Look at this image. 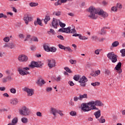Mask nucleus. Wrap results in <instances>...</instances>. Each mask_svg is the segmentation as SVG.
I'll use <instances>...</instances> for the list:
<instances>
[{
  "label": "nucleus",
  "mask_w": 125,
  "mask_h": 125,
  "mask_svg": "<svg viewBox=\"0 0 125 125\" xmlns=\"http://www.w3.org/2000/svg\"><path fill=\"white\" fill-rule=\"evenodd\" d=\"M3 47H8L11 49H12L15 47V44H14L13 42H9V43H6L3 46Z\"/></svg>",
  "instance_id": "14"
},
{
  "label": "nucleus",
  "mask_w": 125,
  "mask_h": 125,
  "mask_svg": "<svg viewBox=\"0 0 125 125\" xmlns=\"http://www.w3.org/2000/svg\"><path fill=\"white\" fill-rule=\"evenodd\" d=\"M55 64H56L55 60H48V66L49 67V69H52V68H54V67L56 66Z\"/></svg>",
  "instance_id": "10"
},
{
  "label": "nucleus",
  "mask_w": 125,
  "mask_h": 125,
  "mask_svg": "<svg viewBox=\"0 0 125 125\" xmlns=\"http://www.w3.org/2000/svg\"><path fill=\"white\" fill-rule=\"evenodd\" d=\"M43 47L45 51H47V52H49V51H50V47H49V46L46 44L43 45Z\"/></svg>",
  "instance_id": "18"
},
{
  "label": "nucleus",
  "mask_w": 125,
  "mask_h": 125,
  "mask_svg": "<svg viewBox=\"0 0 125 125\" xmlns=\"http://www.w3.org/2000/svg\"><path fill=\"white\" fill-rule=\"evenodd\" d=\"M18 60L20 62H27L28 57L25 55H20L18 57Z\"/></svg>",
  "instance_id": "11"
},
{
  "label": "nucleus",
  "mask_w": 125,
  "mask_h": 125,
  "mask_svg": "<svg viewBox=\"0 0 125 125\" xmlns=\"http://www.w3.org/2000/svg\"><path fill=\"white\" fill-rule=\"evenodd\" d=\"M32 41H33V42H39V40L38 39V38L36 37H32Z\"/></svg>",
  "instance_id": "48"
},
{
  "label": "nucleus",
  "mask_w": 125,
  "mask_h": 125,
  "mask_svg": "<svg viewBox=\"0 0 125 125\" xmlns=\"http://www.w3.org/2000/svg\"><path fill=\"white\" fill-rule=\"evenodd\" d=\"M58 32H61V33H66V34H70V33H76L77 31L74 28L71 29V27L69 26L67 28H60Z\"/></svg>",
  "instance_id": "3"
},
{
  "label": "nucleus",
  "mask_w": 125,
  "mask_h": 125,
  "mask_svg": "<svg viewBox=\"0 0 125 125\" xmlns=\"http://www.w3.org/2000/svg\"><path fill=\"white\" fill-rule=\"evenodd\" d=\"M57 38L62 41H64V37L62 35H59L57 36Z\"/></svg>",
  "instance_id": "52"
},
{
  "label": "nucleus",
  "mask_w": 125,
  "mask_h": 125,
  "mask_svg": "<svg viewBox=\"0 0 125 125\" xmlns=\"http://www.w3.org/2000/svg\"><path fill=\"white\" fill-rule=\"evenodd\" d=\"M10 91L11 93H13V94H15V93H16V89H15L14 88H12L10 90Z\"/></svg>",
  "instance_id": "35"
},
{
  "label": "nucleus",
  "mask_w": 125,
  "mask_h": 125,
  "mask_svg": "<svg viewBox=\"0 0 125 125\" xmlns=\"http://www.w3.org/2000/svg\"><path fill=\"white\" fill-rule=\"evenodd\" d=\"M2 83H7V79L6 78V77L5 78H3L2 79Z\"/></svg>",
  "instance_id": "58"
},
{
  "label": "nucleus",
  "mask_w": 125,
  "mask_h": 125,
  "mask_svg": "<svg viewBox=\"0 0 125 125\" xmlns=\"http://www.w3.org/2000/svg\"><path fill=\"white\" fill-rule=\"evenodd\" d=\"M80 100H83V98L87 99V94H83V95H79Z\"/></svg>",
  "instance_id": "21"
},
{
  "label": "nucleus",
  "mask_w": 125,
  "mask_h": 125,
  "mask_svg": "<svg viewBox=\"0 0 125 125\" xmlns=\"http://www.w3.org/2000/svg\"><path fill=\"white\" fill-rule=\"evenodd\" d=\"M23 91H25L27 93V96H32L34 95V89L28 88V87H25L22 88Z\"/></svg>",
  "instance_id": "9"
},
{
  "label": "nucleus",
  "mask_w": 125,
  "mask_h": 125,
  "mask_svg": "<svg viewBox=\"0 0 125 125\" xmlns=\"http://www.w3.org/2000/svg\"><path fill=\"white\" fill-rule=\"evenodd\" d=\"M91 85L93 86H97V85H100V83L99 82H95L91 83Z\"/></svg>",
  "instance_id": "32"
},
{
  "label": "nucleus",
  "mask_w": 125,
  "mask_h": 125,
  "mask_svg": "<svg viewBox=\"0 0 125 125\" xmlns=\"http://www.w3.org/2000/svg\"><path fill=\"white\" fill-rule=\"evenodd\" d=\"M36 83H37V84H39V85H40V86H42V83H41V80L40 79L37 81Z\"/></svg>",
  "instance_id": "59"
},
{
  "label": "nucleus",
  "mask_w": 125,
  "mask_h": 125,
  "mask_svg": "<svg viewBox=\"0 0 125 125\" xmlns=\"http://www.w3.org/2000/svg\"><path fill=\"white\" fill-rule=\"evenodd\" d=\"M0 18H4V19H6L7 16L3 14V13H0Z\"/></svg>",
  "instance_id": "39"
},
{
  "label": "nucleus",
  "mask_w": 125,
  "mask_h": 125,
  "mask_svg": "<svg viewBox=\"0 0 125 125\" xmlns=\"http://www.w3.org/2000/svg\"><path fill=\"white\" fill-rule=\"evenodd\" d=\"M57 114H59V115H60V116H63L64 114L63 113H62V111L60 110H58V111L57 112Z\"/></svg>",
  "instance_id": "51"
},
{
  "label": "nucleus",
  "mask_w": 125,
  "mask_h": 125,
  "mask_svg": "<svg viewBox=\"0 0 125 125\" xmlns=\"http://www.w3.org/2000/svg\"><path fill=\"white\" fill-rule=\"evenodd\" d=\"M30 49L32 50V51H34V50H36V46H32L31 47H30Z\"/></svg>",
  "instance_id": "64"
},
{
  "label": "nucleus",
  "mask_w": 125,
  "mask_h": 125,
  "mask_svg": "<svg viewBox=\"0 0 125 125\" xmlns=\"http://www.w3.org/2000/svg\"><path fill=\"white\" fill-rule=\"evenodd\" d=\"M120 45V42H119L118 41H115L113 42H112L111 44V46L112 47H117L118 45Z\"/></svg>",
  "instance_id": "22"
},
{
  "label": "nucleus",
  "mask_w": 125,
  "mask_h": 125,
  "mask_svg": "<svg viewBox=\"0 0 125 125\" xmlns=\"http://www.w3.org/2000/svg\"><path fill=\"white\" fill-rule=\"evenodd\" d=\"M59 25H60V27H61V28H65V27H66V24L61 22V21H60V20H59Z\"/></svg>",
  "instance_id": "25"
},
{
  "label": "nucleus",
  "mask_w": 125,
  "mask_h": 125,
  "mask_svg": "<svg viewBox=\"0 0 125 125\" xmlns=\"http://www.w3.org/2000/svg\"><path fill=\"white\" fill-rule=\"evenodd\" d=\"M46 90L47 91V92H49V91H51L52 90V88L48 87L46 88Z\"/></svg>",
  "instance_id": "56"
},
{
  "label": "nucleus",
  "mask_w": 125,
  "mask_h": 125,
  "mask_svg": "<svg viewBox=\"0 0 125 125\" xmlns=\"http://www.w3.org/2000/svg\"><path fill=\"white\" fill-rule=\"evenodd\" d=\"M104 117L101 116V118L99 119H98V121H99V123H101L102 124H104L105 122H106V120L105 119H104Z\"/></svg>",
  "instance_id": "23"
},
{
  "label": "nucleus",
  "mask_w": 125,
  "mask_h": 125,
  "mask_svg": "<svg viewBox=\"0 0 125 125\" xmlns=\"http://www.w3.org/2000/svg\"><path fill=\"white\" fill-rule=\"evenodd\" d=\"M18 123V119L17 118H14L12 121V124L16 125Z\"/></svg>",
  "instance_id": "27"
},
{
  "label": "nucleus",
  "mask_w": 125,
  "mask_h": 125,
  "mask_svg": "<svg viewBox=\"0 0 125 125\" xmlns=\"http://www.w3.org/2000/svg\"><path fill=\"white\" fill-rule=\"evenodd\" d=\"M58 111V110H57L56 108H54L53 107H52L51 108V112L52 114H53V116H54L55 117H56V113H57Z\"/></svg>",
  "instance_id": "19"
},
{
  "label": "nucleus",
  "mask_w": 125,
  "mask_h": 125,
  "mask_svg": "<svg viewBox=\"0 0 125 125\" xmlns=\"http://www.w3.org/2000/svg\"><path fill=\"white\" fill-rule=\"evenodd\" d=\"M91 76H92V77H97V75L96 74V72L95 71H92L90 73Z\"/></svg>",
  "instance_id": "47"
},
{
  "label": "nucleus",
  "mask_w": 125,
  "mask_h": 125,
  "mask_svg": "<svg viewBox=\"0 0 125 125\" xmlns=\"http://www.w3.org/2000/svg\"><path fill=\"white\" fill-rule=\"evenodd\" d=\"M21 121L23 124H27L28 123V118L26 117H23L21 118Z\"/></svg>",
  "instance_id": "24"
},
{
  "label": "nucleus",
  "mask_w": 125,
  "mask_h": 125,
  "mask_svg": "<svg viewBox=\"0 0 125 125\" xmlns=\"http://www.w3.org/2000/svg\"><path fill=\"white\" fill-rule=\"evenodd\" d=\"M59 1H61V4H62V3H65L68 1H71V0H59Z\"/></svg>",
  "instance_id": "44"
},
{
  "label": "nucleus",
  "mask_w": 125,
  "mask_h": 125,
  "mask_svg": "<svg viewBox=\"0 0 125 125\" xmlns=\"http://www.w3.org/2000/svg\"><path fill=\"white\" fill-rule=\"evenodd\" d=\"M10 72H11V71L9 70H6L5 71L6 74H7V75H8V76H10L9 75H10Z\"/></svg>",
  "instance_id": "63"
},
{
  "label": "nucleus",
  "mask_w": 125,
  "mask_h": 125,
  "mask_svg": "<svg viewBox=\"0 0 125 125\" xmlns=\"http://www.w3.org/2000/svg\"><path fill=\"white\" fill-rule=\"evenodd\" d=\"M105 29H107V27H104L102 29V33H101V35H104V34H106V31H105Z\"/></svg>",
  "instance_id": "33"
},
{
  "label": "nucleus",
  "mask_w": 125,
  "mask_h": 125,
  "mask_svg": "<svg viewBox=\"0 0 125 125\" xmlns=\"http://www.w3.org/2000/svg\"><path fill=\"white\" fill-rule=\"evenodd\" d=\"M43 65V63L41 62L32 61L31 62L30 64L29 65L31 68H41Z\"/></svg>",
  "instance_id": "7"
},
{
  "label": "nucleus",
  "mask_w": 125,
  "mask_h": 125,
  "mask_svg": "<svg viewBox=\"0 0 125 125\" xmlns=\"http://www.w3.org/2000/svg\"><path fill=\"white\" fill-rule=\"evenodd\" d=\"M100 52V50L97 49L95 51V54H97V55H99V53Z\"/></svg>",
  "instance_id": "60"
},
{
  "label": "nucleus",
  "mask_w": 125,
  "mask_h": 125,
  "mask_svg": "<svg viewBox=\"0 0 125 125\" xmlns=\"http://www.w3.org/2000/svg\"><path fill=\"white\" fill-rule=\"evenodd\" d=\"M58 46L61 49H63V50H66V47H65L64 45L61 44H59L58 45Z\"/></svg>",
  "instance_id": "31"
},
{
  "label": "nucleus",
  "mask_w": 125,
  "mask_h": 125,
  "mask_svg": "<svg viewBox=\"0 0 125 125\" xmlns=\"http://www.w3.org/2000/svg\"><path fill=\"white\" fill-rule=\"evenodd\" d=\"M67 49L68 52H73V50L70 47H65V50Z\"/></svg>",
  "instance_id": "46"
},
{
  "label": "nucleus",
  "mask_w": 125,
  "mask_h": 125,
  "mask_svg": "<svg viewBox=\"0 0 125 125\" xmlns=\"http://www.w3.org/2000/svg\"><path fill=\"white\" fill-rule=\"evenodd\" d=\"M59 1H60L59 0L57 2H55V5H56V6L61 5L62 4H61V2H60Z\"/></svg>",
  "instance_id": "61"
},
{
  "label": "nucleus",
  "mask_w": 125,
  "mask_h": 125,
  "mask_svg": "<svg viewBox=\"0 0 125 125\" xmlns=\"http://www.w3.org/2000/svg\"><path fill=\"white\" fill-rule=\"evenodd\" d=\"M6 78L7 79V80L9 81V82H11V81H13V78H12V77H11L10 75H8Z\"/></svg>",
  "instance_id": "42"
},
{
  "label": "nucleus",
  "mask_w": 125,
  "mask_h": 125,
  "mask_svg": "<svg viewBox=\"0 0 125 125\" xmlns=\"http://www.w3.org/2000/svg\"><path fill=\"white\" fill-rule=\"evenodd\" d=\"M23 20L26 24V25H28L29 24V22H31L33 20V18L31 17H29V15H25L23 18Z\"/></svg>",
  "instance_id": "12"
},
{
  "label": "nucleus",
  "mask_w": 125,
  "mask_h": 125,
  "mask_svg": "<svg viewBox=\"0 0 125 125\" xmlns=\"http://www.w3.org/2000/svg\"><path fill=\"white\" fill-rule=\"evenodd\" d=\"M9 37H6L3 39L4 42H9Z\"/></svg>",
  "instance_id": "50"
},
{
  "label": "nucleus",
  "mask_w": 125,
  "mask_h": 125,
  "mask_svg": "<svg viewBox=\"0 0 125 125\" xmlns=\"http://www.w3.org/2000/svg\"><path fill=\"white\" fill-rule=\"evenodd\" d=\"M37 116L38 117H42V113L40 111L37 112Z\"/></svg>",
  "instance_id": "62"
},
{
  "label": "nucleus",
  "mask_w": 125,
  "mask_h": 125,
  "mask_svg": "<svg viewBox=\"0 0 125 125\" xmlns=\"http://www.w3.org/2000/svg\"><path fill=\"white\" fill-rule=\"evenodd\" d=\"M121 53H122V57H125V49H122L120 50Z\"/></svg>",
  "instance_id": "30"
},
{
  "label": "nucleus",
  "mask_w": 125,
  "mask_h": 125,
  "mask_svg": "<svg viewBox=\"0 0 125 125\" xmlns=\"http://www.w3.org/2000/svg\"><path fill=\"white\" fill-rule=\"evenodd\" d=\"M34 25L37 26V25H40V26H42V20L39 18L37 19V21H34Z\"/></svg>",
  "instance_id": "16"
},
{
  "label": "nucleus",
  "mask_w": 125,
  "mask_h": 125,
  "mask_svg": "<svg viewBox=\"0 0 125 125\" xmlns=\"http://www.w3.org/2000/svg\"><path fill=\"white\" fill-rule=\"evenodd\" d=\"M70 116H72V117H75L77 116V112L76 111H72L70 112Z\"/></svg>",
  "instance_id": "34"
},
{
  "label": "nucleus",
  "mask_w": 125,
  "mask_h": 125,
  "mask_svg": "<svg viewBox=\"0 0 125 125\" xmlns=\"http://www.w3.org/2000/svg\"><path fill=\"white\" fill-rule=\"evenodd\" d=\"M42 20H43L45 24H47V22L50 21V16L47 15L45 16L44 19H42Z\"/></svg>",
  "instance_id": "17"
},
{
  "label": "nucleus",
  "mask_w": 125,
  "mask_h": 125,
  "mask_svg": "<svg viewBox=\"0 0 125 125\" xmlns=\"http://www.w3.org/2000/svg\"><path fill=\"white\" fill-rule=\"evenodd\" d=\"M56 82H60L61 81V76H58L57 79H55Z\"/></svg>",
  "instance_id": "57"
},
{
  "label": "nucleus",
  "mask_w": 125,
  "mask_h": 125,
  "mask_svg": "<svg viewBox=\"0 0 125 125\" xmlns=\"http://www.w3.org/2000/svg\"><path fill=\"white\" fill-rule=\"evenodd\" d=\"M30 6H31V7H34V6H38L39 5V3H35V2H31L29 3Z\"/></svg>",
  "instance_id": "28"
},
{
  "label": "nucleus",
  "mask_w": 125,
  "mask_h": 125,
  "mask_svg": "<svg viewBox=\"0 0 125 125\" xmlns=\"http://www.w3.org/2000/svg\"><path fill=\"white\" fill-rule=\"evenodd\" d=\"M108 59L111 60L112 63H116L118 61V55L115 54L114 52H109L107 54Z\"/></svg>",
  "instance_id": "4"
},
{
  "label": "nucleus",
  "mask_w": 125,
  "mask_h": 125,
  "mask_svg": "<svg viewBox=\"0 0 125 125\" xmlns=\"http://www.w3.org/2000/svg\"><path fill=\"white\" fill-rule=\"evenodd\" d=\"M10 103L12 104V105H16V104L18 103V100H17V99H12L11 100Z\"/></svg>",
  "instance_id": "20"
},
{
  "label": "nucleus",
  "mask_w": 125,
  "mask_h": 125,
  "mask_svg": "<svg viewBox=\"0 0 125 125\" xmlns=\"http://www.w3.org/2000/svg\"><path fill=\"white\" fill-rule=\"evenodd\" d=\"M111 11H114V12H116L118 11V8H117L116 6H113L111 8Z\"/></svg>",
  "instance_id": "43"
},
{
  "label": "nucleus",
  "mask_w": 125,
  "mask_h": 125,
  "mask_svg": "<svg viewBox=\"0 0 125 125\" xmlns=\"http://www.w3.org/2000/svg\"><path fill=\"white\" fill-rule=\"evenodd\" d=\"M73 100H74V101L76 102V101H78V100H80V97H78L77 96H75V97H74Z\"/></svg>",
  "instance_id": "53"
},
{
  "label": "nucleus",
  "mask_w": 125,
  "mask_h": 125,
  "mask_svg": "<svg viewBox=\"0 0 125 125\" xmlns=\"http://www.w3.org/2000/svg\"><path fill=\"white\" fill-rule=\"evenodd\" d=\"M48 33H51L52 35H54V34H55V31H54V30L50 29V31H48Z\"/></svg>",
  "instance_id": "54"
},
{
  "label": "nucleus",
  "mask_w": 125,
  "mask_h": 125,
  "mask_svg": "<svg viewBox=\"0 0 125 125\" xmlns=\"http://www.w3.org/2000/svg\"><path fill=\"white\" fill-rule=\"evenodd\" d=\"M96 106L103 107L104 104L99 100L92 101L87 103H83L81 104V110L83 112H89L91 110H97V111L94 115L95 116L96 119H98L101 116V111L99 110V108L96 107Z\"/></svg>",
  "instance_id": "1"
},
{
  "label": "nucleus",
  "mask_w": 125,
  "mask_h": 125,
  "mask_svg": "<svg viewBox=\"0 0 125 125\" xmlns=\"http://www.w3.org/2000/svg\"><path fill=\"white\" fill-rule=\"evenodd\" d=\"M58 22H59V20L55 18L53 19V21H52V27H54L55 29H57V26L59 25Z\"/></svg>",
  "instance_id": "15"
},
{
  "label": "nucleus",
  "mask_w": 125,
  "mask_h": 125,
  "mask_svg": "<svg viewBox=\"0 0 125 125\" xmlns=\"http://www.w3.org/2000/svg\"><path fill=\"white\" fill-rule=\"evenodd\" d=\"M80 76L75 75L73 77V80H74V81H78L80 80Z\"/></svg>",
  "instance_id": "37"
},
{
  "label": "nucleus",
  "mask_w": 125,
  "mask_h": 125,
  "mask_svg": "<svg viewBox=\"0 0 125 125\" xmlns=\"http://www.w3.org/2000/svg\"><path fill=\"white\" fill-rule=\"evenodd\" d=\"M114 70H116L119 74H121L122 72V62H118V64L116 65V67L114 68Z\"/></svg>",
  "instance_id": "13"
},
{
  "label": "nucleus",
  "mask_w": 125,
  "mask_h": 125,
  "mask_svg": "<svg viewBox=\"0 0 125 125\" xmlns=\"http://www.w3.org/2000/svg\"><path fill=\"white\" fill-rule=\"evenodd\" d=\"M87 82V78L85 76H83L80 78L79 83H80L81 86L84 87L86 85V83Z\"/></svg>",
  "instance_id": "8"
},
{
  "label": "nucleus",
  "mask_w": 125,
  "mask_h": 125,
  "mask_svg": "<svg viewBox=\"0 0 125 125\" xmlns=\"http://www.w3.org/2000/svg\"><path fill=\"white\" fill-rule=\"evenodd\" d=\"M64 70L67 72V73H72V71H71V69L69 68L68 67H64Z\"/></svg>",
  "instance_id": "49"
},
{
  "label": "nucleus",
  "mask_w": 125,
  "mask_h": 125,
  "mask_svg": "<svg viewBox=\"0 0 125 125\" xmlns=\"http://www.w3.org/2000/svg\"><path fill=\"white\" fill-rule=\"evenodd\" d=\"M92 39L93 41H95L96 42H98V40H99V38H98L96 36H92Z\"/></svg>",
  "instance_id": "38"
},
{
  "label": "nucleus",
  "mask_w": 125,
  "mask_h": 125,
  "mask_svg": "<svg viewBox=\"0 0 125 125\" xmlns=\"http://www.w3.org/2000/svg\"><path fill=\"white\" fill-rule=\"evenodd\" d=\"M80 40H87L88 38L86 37L85 36H83L82 35L80 34L79 36Z\"/></svg>",
  "instance_id": "40"
},
{
  "label": "nucleus",
  "mask_w": 125,
  "mask_h": 125,
  "mask_svg": "<svg viewBox=\"0 0 125 125\" xmlns=\"http://www.w3.org/2000/svg\"><path fill=\"white\" fill-rule=\"evenodd\" d=\"M116 6L117 8H119V9H122V8H123V5L120 3H117L116 4Z\"/></svg>",
  "instance_id": "29"
},
{
  "label": "nucleus",
  "mask_w": 125,
  "mask_h": 125,
  "mask_svg": "<svg viewBox=\"0 0 125 125\" xmlns=\"http://www.w3.org/2000/svg\"><path fill=\"white\" fill-rule=\"evenodd\" d=\"M20 114L21 115V116H29L31 113V110L29 109L27 107L25 106H23L21 109L19 110Z\"/></svg>",
  "instance_id": "5"
},
{
  "label": "nucleus",
  "mask_w": 125,
  "mask_h": 125,
  "mask_svg": "<svg viewBox=\"0 0 125 125\" xmlns=\"http://www.w3.org/2000/svg\"><path fill=\"white\" fill-rule=\"evenodd\" d=\"M18 70L19 71L20 75H21V76H25V75H28V74H30L28 71H26L30 70V68L28 67L23 68L20 67L18 68Z\"/></svg>",
  "instance_id": "6"
},
{
  "label": "nucleus",
  "mask_w": 125,
  "mask_h": 125,
  "mask_svg": "<svg viewBox=\"0 0 125 125\" xmlns=\"http://www.w3.org/2000/svg\"><path fill=\"white\" fill-rule=\"evenodd\" d=\"M105 73L106 74V75L110 76V75H111V71H110L108 69H105Z\"/></svg>",
  "instance_id": "45"
},
{
  "label": "nucleus",
  "mask_w": 125,
  "mask_h": 125,
  "mask_svg": "<svg viewBox=\"0 0 125 125\" xmlns=\"http://www.w3.org/2000/svg\"><path fill=\"white\" fill-rule=\"evenodd\" d=\"M68 83L70 85V86H73V85H75V83H74L73 81H69Z\"/></svg>",
  "instance_id": "55"
},
{
  "label": "nucleus",
  "mask_w": 125,
  "mask_h": 125,
  "mask_svg": "<svg viewBox=\"0 0 125 125\" xmlns=\"http://www.w3.org/2000/svg\"><path fill=\"white\" fill-rule=\"evenodd\" d=\"M53 15H55L56 16H60V15H61V12H54L53 13Z\"/></svg>",
  "instance_id": "36"
},
{
  "label": "nucleus",
  "mask_w": 125,
  "mask_h": 125,
  "mask_svg": "<svg viewBox=\"0 0 125 125\" xmlns=\"http://www.w3.org/2000/svg\"><path fill=\"white\" fill-rule=\"evenodd\" d=\"M69 62L70 63H71L72 65H73L74 64H76L77 63V61L74 60H70Z\"/></svg>",
  "instance_id": "41"
},
{
  "label": "nucleus",
  "mask_w": 125,
  "mask_h": 125,
  "mask_svg": "<svg viewBox=\"0 0 125 125\" xmlns=\"http://www.w3.org/2000/svg\"><path fill=\"white\" fill-rule=\"evenodd\" d=\"M57 49L55 47H51L50 48L49 52H56Z\"/></svg>",
  "instance_id": "26"
},
{
  "label": "nucleus",
  "mask_w": 125,
  "mask_h": 125,
  "mask_svg": "<svg viewBox=\"0 0 125 125\" xmlns=\"http://www.w3.org/2000/svg\"><path fill=\"white\" fill-rule=\"evenodd\" d=\"M87 11H88L90 14L88 17L91 18V19H97V16H96L95 14L100 15L102 16V17H104V18H107L108 16V13L105 12L103 9H100V8L96 9L93 6L90 7L87 9Z\"/></svg>",
  "instance_id": "2"
}]
</instances>
